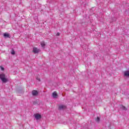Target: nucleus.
Returning a JSON list of instances; mask_svg holds the SVG:
<instances>
[{
    "mask_svg": "<svg viewBox=\"0 0 129 129\" xmlns=\"http://www.w3.org/2000/svg\"><path fill=\"white\" fill-rule=\"evenodd\" d=\"M0 79L4 83H7L9 81L7 77H6V75L4 73L0 74Z\"/></svg>",
    "mask_w": 129,
    "mask_h": 129,
    "instance_id": "f257e3e1",
    "label": "nucleus"
},
{
    "mask_svg": "<svg viewBox=\"0 0 129 129\" xmlns=\"http://www.w3.org/2000/svg\"><path fill=\"white\" fill-rule=\"evenodd\" d=\"M67 108V106L65 105H59L58 106V110H64Z\"/></svg>",
    "mask_w": 129,
    "mask_h": 129,
    "instance_id": "f03ea898",
    "label": "nucleus"
},
{
    "mask_svg": "<svg viewBox=\"0 0 129 129\" xmlns=\"http://www.w3.org/2000/svg\"><path fill=\"white\" fill-rule=\"evenodd\" d=\"M34 116L36 120H39V119H41V118H42V116L41 115V114L38 113L35 114L34 115Z\"/></svg>",
    "mask_w": 129,
    "mask_h": 129,
    "instance_id": "7ed1b4c3",
    "label": "nucleus"
},
{
    "mask_svg": "<svg viewBox=\"0 0 129 129\" xmlns=\"http://www.w3.org/2000/svg\"><path fill=\"white\" fill-rule=\"evenodd\" d=\"M3 36L5 39H8V38H11V35L8 32H5L4 33Z\"/></svg>",
    "mask_w": 129,
    "mask_h": 129,
    "instance_id": "20e7f679",
    "label": "nucleus"
},
{
    "mask_svg": "<svg viewBox=\"0 0 129 129\" xmlns=\"http://www.w3.org/2000/svg\"><path fill=\"white\" fill-rule=\"evenodd\" d=\"M33 52L34 54H38L40 52V49L37 48V47H34L33 49Z\"/></svg>",
    "mask_w": 129,
    "mask_h": 129,
    "instance_id": "39448f33",
    "label": "nucleus"
},
{
    "mask_svg": "<svg viewBox=\"0 0 129 129\" xmlns=\"http://www.w3.org/2000/svg\"><path fill=\"white\" fill-rule=\"evenodd\" d=\"M119 107L120 109H122V110H124L125 111L127 110V108L123 106V105H120Z\"/></svg>",
    "mask_w": 129,
    "mask_h": 129,
    "instance_id": "423d86ee",
    "label": "nucleus"
},
{
    "mask_svg": "<svg viewBox=\"0 0 129 129\" xmlns=\"http://www.w3.org/2000/svg\"><path fill=\"white\" fill-rule=\"evenodd\" d=\"M38 94H39V92H38V91L35 90L32 91V95L33 96H37Z\"/></svg>",
    "mask_w": 129,
    "mask_h": 129,
    "instance_id": "0eeeda50",
    "label": "nucleus"
},
{
    "mask_svg": "<svg viewBox=\"0 0 129 129\" xmlns=\"http://www.w3.org/2000/svg\"><path fill=\"white\" fill-rule=\"evenodd\" d=\"M52 97L53 98H58V94H57V92H54L52 93Z\"/></svg>",
    "mask_w": 129,
    "mask_h": 129,
    "instance_id": "6e6552de",
    "label": "nucleus"
},
{
    "mask_svg": "<svg viewBox=\"0 0 129 129\" xmlns=\"http://www.w3.org/2000/svg\"><path fill=\"white\" fill-rule=\"evenodd\" d=\"M95 121L97 123H99L100 122V116H97L96 118L95 119Z\"/></svg>",
    "mask_w": 129,
    "mask_h": 129,
    "instance_id": "1a4fd4ad",
    "label": "nucleus"
},
{
    "mask_svg": "<svg viewBox=\"0 0 129 129\" xmlns=\"http://www.w3.org/2000/svg\"><path fill=\"white\" fill-rule=\"evenodd\" d=\"M124 75L126 77H129V71H125L124 72Z\"/></svg>",
    "mask_w": 129,
    "mask_h": 129,
    "instance_id": "9d476101",
    "label": "nucleus"
},
{
    "mask_svg": "<svg viewBox=\"0 0 129 129\" xmlns=\"http://www.w3.org/2000/svg\"><path fill=\"white\" fill-rule=\"evenodd\" d=\"M40 45L42 48H45V46H46V44L44 41H42L40 42Z\"/></svg>",
    "mask_w": 129,
    "mask_h": 129,
    "instance_id": "9b49d317",
    "label": "nucleus"
},
{
    "mask_svg": "<svg viewBox=\"0 0 129 129\" xmlns=\"http://www.w3.org/2000/svg\"><path fill=\"white\" fill-rule=\"evenodd\" d=\"M11 53L12 54V55H15V54H16V52L15 51V49L12 48V50L11 51Z\"/></svg>",
    "mask_w": 129,
    "mask_h": 129,
    "instance_id": "f8f14e48",
    "label": "nucleus"
},
{
    "mask_svg": "<svg viewBox=\"0 0 129 129\" xmlns=\"http://www.w3.org/2000/svg\"><path fill=\"white\" fill-rule=\"evenodd\" d=\"M113 22H116V18L114 17L112 18Z\"/></svg>",
    "mask_w": 129,
    "mask_h": 129,
    "instance_id": "ddd939ff",
    "label": "nucleus"
},
{
    "mask_svg": "<svg viewBox=\"0 0 129 129\" xmlns=\"http://www.w3.org/2000/svg\"><path fill=\"white\" fill-rule=\"evenodd\" d=\"M36 80H38L39 82H41V79L38 77L36 78Z\"/></svg>",
    "mask_w": 129,
    "mask_h": 129,
    "instance_id": "4468645a",
    "label": "nucleus"
},
{
    "mask_svg": "<svg viewBox=\"0 0 129 129\" xmlns=\"http://www.w3.org/2000/svg\"><path fill=\"white\" fill-rule=\"evenodd\" d=\"M56 36H60V33L59 32H57L56 33Z\"/></svg>",
    "mask_w": 129,
    "mask_h": 129,
    "instance_id": "2eb2a0df",
    "label": "nucleus"
},
{
    "mask_svg": "<svg viewBox=\"0 0 129 129\" xmlns=\"http://www.w3.org/2000/svg\"><path fill=\"white\" fill-rule=\"evenodd\" d=\"M33 104H34V105L37 104V102H36V101L33 102Z\"/></svg>",
    "mask_w": 129,
    "mask_h": 129,
    "instance_id": "dca6fc26",
    "label": "nucleus"
},
{
    "mask_svg": "<svg viewBox=\"0 0 129 129\" xmlns=\"http://www.w3.org/2000/svg\"><path fill=\"white\" fill-rule=\"evenodd\" d=\"M1 69H2V70H5V68H4L3 67H2Z\"/></svg>",
    "mask_w": 129,
    "mask_h": 129,
    "instance_id": "f3484780",
    "label": "nucleus"
},
{
    "mask_svg": "<svg viewBox=\"0 0 129 129\" xmlns=\"http://www.w3.org/2000/svg\"><path fill=\"white\" fill-rule=\"evenodd\" d=\"M127 97H129V94H127Z\"/></svg>",
    "mask_w": 129,
    "mask_h": 129,
    "instance_id": "a211bd4d",
    "label": "nucleus"
},
{
    "mask_svg": "<svg viewBox=\"0 0 129 129\" xmlns=\"http://www.w3.org/2000/svg\"><path fill=\"white\" fill-rule=\"evenodd\" d=\"M2 11V8H0V12Z\"/></svg>",
    "mask_w": 129,
    "mask_h": 129,
    "instance_id": "6ab92c4d",
    "label": "nucleus"
},
{
    "mask_svg": "<svg viewBox=\"0 0 129 129\" xmlns=\"http://www.w3.org/2000/svg\"><path fill=\"white\" fill-rule=\"evenodd\" d=\"M18 93H20V91H18Z\"/></svg>",
    "mask_w": 129,
    "mask_h": 129,
    "instance_id": "aec40b11",
    "label": "nucleus"
}]
</instances>
